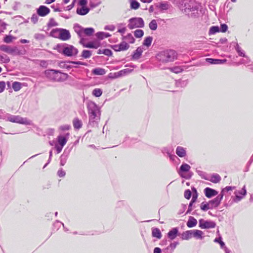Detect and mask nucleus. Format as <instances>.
I'll return each mask as SVG.
<instances>
[{
    "mask_svg": "<svg viewBox=\"0 0 253 253\" xmlns=\"http://www.w3.org/2000/svg\"><path fill=\"white\" fill-rule=\"evenodd\" d=\"M184 12L187 13L189 17L196 18L199 16V4L195 0H185L183 4Z\"/></svg>",
    "mask_w": 253,
    "mask_h": 253,
    "instance_id": "nucleus-1",
    "label": "nucleus"
},
{
    "mask_svg": "<svg viewBox=\"0 0 253 253\" xmlns=\"http://www.w3.org/2000/svg\"><path fill=\"white\" fill-rule=\"evenodd\" d=\"M177 53L173 49H168L159 52L156 57L157 60L162 63L173 62L177 58Z\"/></svg>",
    "mask_w": 253,
    "mask_h": 253,
    "instance_id": "nucleus-2",
    "label": "nucleus"
},
{
    "mask_svg": "<svg viewBox=\"0 0 253 253\" xmlns=\"http://www.w3.org/2000/svg\"><path fill=\"white\" fill-rule=\"evenodd\" d=\"M87 108L90 120L99 119L100 109L94 102L91 101H88L87 104Z\"/></svg>",
    "mask_w": 253,
    "mask_h": 253,
    "instance_id": "nucleus-3",
    "label": "nucleus"
},
{
    "mask_svg": "<svg viewBox=\"0 0 253 253\" xmlns=\"http://www.w3.org/2000/svg\"><path fill=\"white\" fill-rule=\"evenodd\" d=\"M44 74L46 77L55 81H62L67 78V74L62 73L58 71L54 70H47L45 71Z\"/></svg>",
    "mask_w": 253,
    "mask_h": 253,
    "instance_id": "nucleus-4",
    "label": "nucleus"
},
{
    "mask_svg": "<svg viewBox=\"0 0 253 253\" xmlns=\"http://www.w3.org/2000/svg\"><path fill=\"white\" fill-rule=\"evenodd\" d=\"M51 35L56 38H59L63 41H67L70 37V34L69 31L63 29H55L52 30Z\"/></svg>",
    "mask_w": 253,
    "mask_h": 253,
    "instance_id": "nucleus-5",
    "label": "nucleus"
},
{
    "mask_svg": "<svg viewBox=\"0 0 253 253\" xmlns=\"http://www.w3.org/2000/svg\"><path fill=\"white\" fill-rule=\"evenodd\" d=\"M69 136V133H67L65 135H59L57 137V142L54 144V146L57 153L61 152L63 147L68 141Z\"/></svg>",
    "mask_w": 253,
    "mask_h": 253,
    "instance_id": "nucleus-6",
    "label": "nucleus"
},
{
    "mask_svg": "<svg viewBox=\"0 0 253 253\" xmlns=\"http://www.w3.org/2000/svg\"><path fill=\"white\" fill-rule=\"evenodd\" d=\"M7 120L12 123H18L24 125H33V123L31 120L27 118H23L20 116L10 115L7 117Z\"/></svg>",
    "mask_w": 253,
    "mask_h": 253,
    "instance_id": "nucleus-7",
    "label": "nucleus"
},
{
    "mask_svg": "<svg viewBox=\"0 0 253 253\" xmlns=\"http://www.w3.org/2000/svg\"><path fill=\"white\" fill-rule=\"evenodd\" d=\"M78 52V49L73 45L67 44L63 46L62 53L66 56H75Z\"/></svg>",
    "mask_w": 253,
    "mask_h": 253,
    "instance_id": "nucleus-8",
    "label": "nucleus"
},
{
    "mask_svg": "<svg viewBox=\"0 0 253 253\" xmlns=\"http://www.w3.org/2000/svg\"><path fill=\"white\" fill-rule=\"evenodd\" d=\"M0 49L8 54L13 55H20L22 54L16 47H11L6 45H1L0 46Z\"/></svg>",
    "mask_w": 253,
    "mask_h": 253,
    "instance_id": "nucleus-9",
    "label": "nucleus"
},
{
    "mask_svg": "<svg viewBox=\"0 0 253 253\" xmlns=\"http://www.w3.org/2000/svg\"><path fill=\"white\" fill-rule=\"evenodd\" d=\"M142 25V20L141 18H132L129 20L128 27L132 29L140 27Z\"/></svg>",
    "mask_w": 253,
    "mask_h": 253,
    "instance_id": "nucleus-10",
    "label": "nucleus"
},
{
    "mask_svg": "<svg viewBox=\"0 0 253 253\" xmlns=\"http://www.w3.org/2000/svg\"><path fill=\"white\" fill-rule=\"evenodd\" d=\"M199 227L202 229H209L215 227V223L211 221L205 220L201 219L199 221Z\"/></svg>",
    "mask_w": 253,
    "mask_h": 253,
    "instance_id": "nucleus-11",
    "label": "nucleus"
},
{
    "mask_svg": "<svg viewBox=\"0 0 253 253\" xmlns=\"http://www.w3.org/2000/svg\"><path fill=\"white\" fill-rule=\"evenodd\" d=\"M223 197V194H219L214 199L211 200L209 202L211 209H213L217 207L222 199Z\"/></svg>",
    "mask_w": 253,
    "mask_h": 253,
    "instance_id": "nucleus-12",
    "label": "nucleus"
},
{
    "mask_svg": "<svg viewBox=\"0 0 253 253\" xmlns=\"http://www.w3.org/2000/svg\"><path fill=\"white\" fill-rule=\"evenodd\" d=\"M191 167L189 165L183 162L180 166L177 172L178 174H184V173H188V174H193L192 172H190Z\"/></svg>",
    "mask_w": 253,
    "mask_h": 253,
    "instance_id": "nucleus-13",
    "label": "nucleus"
},
{
    "mask_svg": "<svg viewBox=\"0 0 253 253\" xmlns=\"http://www.w3.org/2000/svg\"><path fill=\"white\" fill-rule=\"evenodd\" d=\"M206 61L210 64H223L227 62L226 59H217L213 58H207Z\"/></svg>",
    "mask_w": 253,
    "mask_h": 253,
    "instance_id": "nucleus-14",
    "label": "nucleus"
},
{
    "mask_svg": "<svg viewBox=\"0 0 253 253\" xmlns=\"http://www.w3.org/2000/svg\"><path fill=\"white\" fill-rule=\"evenodd\" d=\"M155 6L160 11L167 10L169 8V4L168 1H161L155 3Z\"/></svg>",
    "mask_w": 253,
    "mask_h": 253,
    "instance_id": "nucleus-15",
    "label": "nucleus"
},
{
    "mask_svg": "<svg viewBox=\"0 0 253 253\" xmlns=\"http://www.w3.org/2000/svg\"><path fill=\"white\" fill-rule=\"evenodd\" d=\"M202 178L210 180L211 182L216 183L219 182L221 178L219 176V175H202Z\"/></svg>",
    "mask_w": 253,
    "mask_h": 253,
    "instance_id": "nucleus-16",
    "label": "nucleus"
},
{
    "mask_svg": "<svg viewBox=\"0 0 253 253\" xmlns=\"http://www.w3.org/2000/svg\"><path fill=\"white\" fill-rule=\"evenodd\" d=\"M247 193L246 190L245 189V186L240 191H235L234 194H235V198L234 200L235 202H237L240 201L243 197L245 196Z\"/></svg>",
    "mask_w": 253,
    "mask_h": 253,
    "instance_id": "nucleus-17",
    "label": "nucleus"
},
{
    "mask_svg": "<svg viewBox=\"0 0 253 253\" xmlns=\"http://www.w3.org/2000/svg\"><path fill=\"white\" fill-rule=\"evenodd\" d=\"M50 12V9L45 6H40L37 9V13L39 15L43 17L47 15Z\"/></svg>",
    "mask_w": 253,
    "mask_h": 253,
    "instance_id": "nucleus-18",
    "label": "nucleus"
},
{
    "mask_svg": "<svg viewBox=\"0 0 253 253\" xmlns=\"http://www.w3.org/2000/svg\"><path fill=\"white\" fill-rule=\"evenodd\" d=\"M235 49L239 56L248 58L249 59V57L246 55L245 52L243 49H242L239 44L237 42H235Z\"/></svg>",
    "mask_w": 253,
    "mask_h": 253,
    "instance_id": "nucleus-19",
    "label": "nucleus"
},
{
    "mask_svg": "<svg viewBox=\"0 0 253 253\" xmlns=\"http://www.w3.org/2000/svg\"><path fill=\"white\" fill-rule=\"evenodd\" d=\"M89 11V8L86 6H79L77 9V13L80 15H84Z\"/></svg>",
    "mask_w": 253,
    "mask_h": 253,
    "instance_id": "nucleus-20",
    "label": "nucleus"
},
{
    "mask_svg": "<svg viewBox=\"0 0 253 253\" xmlns=\"http://www.w3.org/2000/svg\"><path fill=\"white\" fill-rule=\"evenodd\" d=\"M100 45V42L98 41H93L84 44V47L86 48H95L96 49Z\"/></svg>",
    "mask_w": 253,
    "mask_h": 253,
    "instance_id": "nucleus-21",
    "label": "nucleus"
},
{
    "mask_svg": "<svg viewBox=\"0 0 253 253\" xmlns=\"http://www.w3.org/2000/svg\"><path fill=\"white\" fill-rule=\"evenodd\" d=\"M176 154L180 158L184 157L186 155V149L181 146H177L176 148Z\"/></svg>",
    "mask_w": 253,
    "mask_h": 253,
    "instance_id": "nucleus-22",
    "label": "nucleus"
},
{
    "mask_svg": "<svg viewBox=\"0 0 253 253\" xmlns=\"http://www.w3.org/2000/svg\"><path fill=\"white\" fill-rule=\"evenodd\" d=\"M178 232L177 228H173L168 233L169 238L171 240L174 239L177 235Z\"/></svg>",
    "mask_w": 253,
    "mask_h": 253,
    "instance_id": "nucleus-23",
    "label": "nucleus"
},
{
    "mask_svg": "<svg viewBox=\"0 0 253 253\" xmlns=\"http://www.w3.org/2000/svg\"><path fill=\"white\" fill-rule=\"evenodd\" d=\"M205 193L207 197L211 198V197L217 195V192L215 190L210 188H206L205 189Z\"/></svg>",
    "mask_w": 253,
    "mask_h": 253,
    "instance_id": "nucleus-24",
    "label": "nucleus"
},
{
    "mask_svg": "<svg viewBox=\"0 0 253 253\" xmlns=\"http://www.w3.org/2000/svg\"><path fill=\"white\" fill-rule=\"evenodd\" d=\"M84 28L82 27L78 24H76L74 26V29L78 36L82 38L83 36Z\"/></svg>",
    "mask_w": 253,
    "mask_h": 253,
    "instance_id": "nucleus-25",
    "label": "nucleus"
},
{
    "mask_svg": "<svg viewBox=\"0 0 253 253\" xmlns=\"http://www.w3.org/2000/svg\"><path fill=\"white\" fill-rule=\"evenodd\" d=\"M197 224V220L193 217L190 216L187 222V226L189 228L195 227Z\"/></svg>",
    "mask_w": 253,
    "mask_h": 253,
    "instance_id": "nucleus-26",
    "label": "nucleus"
},
{
    "mask_svg": "<svg viewBox=\"0 0 253 253\" xmlns=\"http://www.w3.org/2000/svg\"><path fill=\"white\" fill-rule=\"evenodd\" d=\"M193 237L197 239H202L203 238V232L199 230H192Z\"/></svg>",
    "mask_w": 253,
    "mask_h": 253,
    "instance_id": "nucleus-27",
    "label": "nucleus"
},
{
    "mask_svg": "<svg viewBox=\"0 0 253 253\" xmlns=\"http://www.w3.org/2000/svg\"><path fill=\"white\" fill-rule=\"evenodd\" d=\"M129 47V45L126 42H121L119 46H116L115 50L117 51L125 50Z\"/></svg>",
    "mask_w": 253,
    "mask_h": 253,
    "instance_id": "nucleus-28",
    "label": "nucleus"
},
{
    "mask_svg": "<svg viewBox=\"0 0 253 253\" xmlns=\"http://www.w3.org/2000/svg\"><path fill=\"white\" fill-rule=\"evenodd\" d=\"M220 32L219 30V27L218 26H212L210 27L209 31V35H214L217 33Z\"/></svg>",
    "mask_w": 253,
    "mask_h": 253,
    "instance_id": "nucleus-29",
    "label": "nucleus"
},
{
    "mask_svg": "<svg viewBox=\"0 0 253 253\" xmlns=\"http://www.w3.org/2000/svg\"><path fill=\"white\" fill-rule=\"evenodd\" d=\"M132 69L126 68L118 72V74L119 75L120 78L129 74L132 71Z\"/></svg>",
    "mask_w": 253,
    "mask_h": 253,
    "instance_id": "nucleus-30",
    "label": "nucleus"
},
{
    "mask_svg": "<svg viewBox=\"0 0 253 253\" xmlns=\"http://www.w3.org/2000/svg\"><path fill=\"white\" fill-rule=\"evenodd\" d=\"M131 9H137L140 6V3L136 0H129Z\"/></svg>",
    "mask_w": 253,
    "mask_h": 253,
    "instance_id": "nucleus-31",
    "label": "nucleus"
},
{
    "mask_svg": "<svg viewBox=\"0 0 253 253\" xmlns=\"http://www.w3.org/2000/svg\"><path fill=\"white\" fill-rule=\"evenodd\" d=\"M188 84V80L179 79L176 81L175 84L177 87H184Z\"/></svg>",
    "mask_w": 253,
    "mask_h": 253,
    "instance_id": "nucleus-32",
    "label": "nucleus"
},
{
    "mask_svg": "<svg viewBox=\"0 0 253 253\" xmlns=\"http://www.w3.org/2000/svg\"><path fill=\"white\" fill-rule=\"evenodd\" d=\"M73 126L75 128L79 129L82 126V122L81 120L78 118H75L73 121Z\"/></svg>",
    "mask_w": 253,
    "mask_h": 253,
    "instance_id": "nucleus-33",
    "label": "nucleus"
},
{
    "mask_svg": "<svg viewBox=\"0 0 253 253\" xmlns=\"http://www.w3.org/2000/svg\"><path fill=\"white\" fill-rule=\"evenodd\" d=\"M152 40L153 37L151 36H148L146 37L143 41V46L149 47L152 43Z\"/></svg>",
    "mask_w": 253,
    "mask_h": 253,
    "instance_id": "nucleus-34",
    "label": "nucleus"
},
{
    "mask_svg": "<svg viewBox=\"0 0 253 253\" xmlns=\"http://www.w3.org/2000/svg\"><path fill=\"white\" fill-rule=\"evenodd\" d=\"M92 73L96 75H103L106 73L104 69L97 68L92 70Z\"/></svg>",
    "mask_w": 253,
    "mask_h": 253,
    "instance_id": "nucleus-35",
    "label": "nucleus"
},
{
    "mask_svg": "<svg viewBox=\"0 0 253 253\" xmlns=\"http://www.w3.org/2000/svg\"><path fill=\"white\" fill-rule=\"evenodd\" d=\"M152 236L154 237H156L158 239H161L162 237L161 232L158 228H154L152 229Z\"/></svg>",
    "mask_w": 253,
    "mask_h": 253,
    "instance_id": "nucleus-36",
    "label": "nucleus"
},
{
    "mask_svg": "<svg viewBox=\"0 0 253 253\" xmlns=\"http://www.w3.org/2000/svg\"><path fill=\"white\" fill-rule=\"evenodd\" d=\"M193 237L192 230L187 231L183 233L182 235V238L184 240H188Z\"/></svg>",
    "mask_w": 253,
    "mask_h": 253,
    "instance_id": "nucleus-37",
    "label": "nucleus"
},
{
    "mask_svg": "<svg viewBox=\"0 0 253 253\" xmlns=\"http://www.w3.org/2000/svg\"><path fill=\"white\" fill-rule=\"evenodd\" d=\"M142 52V48L140 47H138L133 55V56H132L133 58L134 59H137L139 58L141 55Z\"/></svg>",
    "mask_w": 253,
    "mask_h": 253,
    "instance_id": "nucleus-38",
    "label": "nucleus"
},
{
    "mask_svg": "<svg viewBox=\"0 0 253 253\" xmlns=\"http://www.w3.org/2000/svg\"><path fill=\"white\" fill-rule=\"evenodd\" d=\"M12 87L15 91H18L22 88V84L18 82H14L12 83Z\"/></svg>",
    "mask_w": 253,
    "mask_h": 253,
    "instance_id": "nucleus-39",
    "label": "nucleus"
},
{
    "mask_svg": "<svg viewBox=\"0 0 253 253\" xmlns=\"http://www.w3.org/2000/svg\"><path fill=\"white\" fill-rule=\"evenodd\" d=\"M94 32V30L92 28H84L83 31V35H85L87 36L92 35Z\"/></svg>",
    "mask_w": 253,
    "mask_h": 253,
    "instance_id": "nucleus-40",
    "label": "nucleus"
},
{
    "mask_svg": "<svg viewBox=\"0 0 253 253\" xmlns=\"http://www.w3.org/2000/svg\"><path fill=\"white\" fill-rule=\"evenodd\" d=\"M149 28L151 30H152V31L156 30L158 27V24L156 22V20L155 19L151 20V22L149 24Z\"/></svg>",
    "mask_w": 253,
    "mask_h": 253,
    "instance_id": "nucleus-41",
    "label": "nucleus"
},
{
    "mask_svg": "<svg viewBox=\"0 0 253 253\" xmlns=\"http://www.w3.org/2000/svg\"><path fill=\"white\" fill-rule=\"evenodd\" d=\"M102 92L101 89L96 88L92 90V94L94 96L98 97L101 96Z\"/></svg>",
    "mask_w": 253,
    "mask_h": 253,
    "instance_id": "nucleus-42",
    "label": "nucleus"
},
{
    "mask_svg": "<svg viewBox=\"0 0 253 253\" xmlns=\"http://www.w3.org/2000/svg\"><path fill=\"white\" fill-rule=\"evenodd\" d=\"M170 70L174 73L178 74L182 72L183 71V69L179 66H174L173 67H171L170 68Z\"/></svg>",
    "mask_w": 253,
    "mask_h": 253,
    "instance_id": "nucleus-43",
    "label": "nucleus"
},
{
    "mask_svg": "<svg viewBox=\"0 0 253 253\" xmlns=\"http://www.w3.org/2000/svg\"><path fill=\"white\" fill-rule=\"evenodd\" d=\"M161 151L163 154L165 155V154H167L168 156L170 154V153L172 151V150H171L170 147H164L161 149Z\"/></svg>",
    "mask_w": 253,
    "mask_h": 253,
    "instance_id": "nucleus-44",
    "label": "nucleus"
},
{
    "mask_svg": "<svg viewBox=\"0 0 253 253\" xmlns=\"http://www.w3.org/2000/svg\"><path fill=\"white\" fill-rule=\"evenodd\" d=\"M16 38L10 35H6L4 38L3 41L4 42L9 43L12 42L13 40H15Z\"/></svg>",
    "mask_w": 253,
    "mask_h": 253,
    "instance_id": "nucleus-45",
    "label": "nucleus"
},
{
    "mask_svg": "<svg viewBox=\"0 0 253 253\" xmlns=\"http://www.w3.org/2000/svg\"><path fill=\"white\" fill-rule=\"evenodd\" d=\"M228 29V25L225 23H222L219 27L220 32L221 33H225Z\"/></svg>",
    "mask_w": 253,
    "mask_h": 253,
    "instance_id": "nucleus-46",
    "label": "nucleus"
},
{
    "mask_svg": "<svg viewBox=\"0 0 253 253\" xmlns=\"http://www.w3.org/2000/svg\"><path fill=\"white\" fill-rule=\"evenodd\" d=\"M91 52L89 50H84L82 52V56L84 58H87L90 57Z\"/></svg>",
    "mask_w": 253,
    "mask_h": 253,
    "instance_id": "nucleus-47",
    "label": "nucleus"
},
{
    "mask_svg": "<svg viewBox=\"0 0 253 253\" xmlns=\"http://www.w3.org/2000/svg\"><path fill=\"white\" fill-rule=\"evenodd\" d=\"M201 209L203 211H206L209 209H211L209 203H202L201 205Z\"/></svg>",
    "mask_w": 253,
    "mask_h": 253,
    "instance_id": "nucleus-48",
    "label": "nucleus"
},
{
    "mask_svg": "<svg viewBox=\"0 0 253 253\" xmlns=\"http://www.w3.org/2000/svg\"><path fill=\"white\" fill-rule=\"evenodd\" d=\"M6 23L1 20H0V34L4 32L6 29Z\"/></svg>",
    "mask_w": 253,
    "mask_h": 253,
    "instance_id": "nucleus-49",
    "label": "nucleus"
},
{
    "mask_svg": "<svg viewBox=\"0 0 253 253\" xmlns=\"http://www.w3.org/2000/svg\"><path fill=\"white\" fill-rule=\"evenodd\" d=\"M58 25L57 23L55 21V20L53 18H51L49 20V21L48 23V27H54Z\"/></svg>",
    "mask_w": 253,
    "mask_h": 253,
    "instance_id": "nucleus-50",
    "label": "nucleus"
},
{
    "mask_svg": "<svg viewBox=\"0 0 253 253\" xmlns=\"http://www.w3.org/2000/svg\"><path fill=\"white\" fill-rule=\"evenodd\" d=\"M235 188V187H234V186H233V187L232 186H227L225 188L222 189V190L221 191L220 194H224L225 192H228L229 191H232V190H234Z\"/></svg>",
    "mask_w": 253,
    "mask_h": 253,
    "instance_id": "nucleus-51",
    "label": "nucleus"
},
{
    "mask_svg": "<svg viewBox=\"0 0 253 253\" xmlns=\"http://www.w3.org/2000/svg\"><path fill=\"white\" fill-rule=\"evenodd\" d=\"M126 40L130 43H133L134 39L131 34H128L125 38Z\"/></svg>",
    "mask_w": 253,
    "mask_h": 253,
    "instance_id": "nucleus-52",
    "label": "nucleus"
},
{
    "mask_svg": "<svg viewBox=\"0 0 253 253\" xmlns=\"http://www.w3.org/2000/svg\"><path fill=\"white\" fill-rule=\"evenodd\" d=\"M118 72L110 73L108 75V78L110 79H116L119 78Z\"/></svg>",
    "mask_w": 253,
    "mask_h": 253,
    "instance_id": "nucleus-53",
    "label": "nucleus"
},
{
    "mask_svg": "<svg viewBox=\"0 0 253 253\" xmlns=\"http://www.w3.org/2000/svg\"><path fill=\"white\" fill-rule=\"evenodd\" d=\"M134 36L136 38H140L142 36V30H136L134 32Z\"/></svg>",
    "mask_w": 253,
    "mask_h": 253,
    "instance_id": "nucleus-54",
    "label": "nucleus"
},
{
    "mask_svg": "<svg viewBox=\"0 0 253 253\" xmlns=\"http://www.w3.org/2000/svg\"><path fill=\"white\" fill-rule=\"evenodd\" d=\"M0 59L4 63H8L10 61L9 58L6 55H4V56L0 55Z\"/></svg>",
    "mask_w": 253,
    "mask_h": 253,
    "instance_id": "nucleus-55",
    "label": "nucleus"
},
{
    "mask_svg": "<svg viewBox=\"0 0 253 253\" xmlns=\"http://www.w3.org/2000/svg\"><path fill=\"white\" fill-rule=\"evenodd\" d=\"M105 33L103 32H98L96 34V36L100 40H102L105 38L104 37Z\"/></svg>",
    "mask_w": 253,
    "mask_h": 253,
    "instance_id": "nucleus-56",
    "label": "nucleus"
},
{
    "mask_svg": "<svg viewBox=\"0 0 253 253\" xmlns=\"http://www.w3.org/2000/svg\"><path fill=\"white\" fill-rule=\"evenodd\" d=\"M191 196V192L190 190H186L184 192V197L187 199H189Z\"/></svg>",
    "mask_w": 253,
    "mask_h": 253,
    "instance_id": "nucleus-57",
    "label": "nucleus"
},
{
    "mask_svg": "<svg viewBox=\"0 0 253 253\" xmlns=\"http://www.w3.org/2000/svg\"><path fill=\"white\" fill-rule=\"evenodd\" d=\"M168 156L169 158V160L172 162H174L175 160V159H178L177 157L174 154H172L171 152L170 154L168 155Z\"/></svg>",
    "mask_w": 253,
    "mask_h": 253,
    "instance_id": "nucleus-58",
    "label": "nucleus"
},
{
    "mask_svg": "<svg viewBox=\"0 0 253 253\" xmlns=\"http://www.w3.org/2000/svg\"><path fill=\"white\" fill-rule=\"evenodd\" d=\"M87 0H80L79 2V6H86Z\"/></svg>",
    "mask_w": 253,
    "mask_h": 253,
    "instance_id": "nucleus-59",
    "label": "nucleus"
},
{
    "mask_svg": "<svg viewBox=\"0 0 253 253\" xmlns=\"http://www.w3.org/2000/svg\"><path fill=\"white\" fill-rule=\"evenodd\" d=\"M71 126L70 125H63L60 126L59 128L60 129L62 130H69Z\"/></svg>",
    "mask_w": 253,
    "mask_h": 253,
    "instance_id": "nucleus-60",
    "label": "nucleus"
},
{
    "mask_svg": "<svg viewBox=\"0 0 253 253\" xmlns=\"http://www.w3.org/2000/svg\"><path fill=\"white\" fill-rule=\"evenodd\" d=\"M5 87V84L4 82H0V93L3 91Z\"/></svg>",
    "mask_w": 253,
    "mask_h": 253,
    "instance_id": "nucleus-61",
    "label": "nucleus"
},
{
    "mask_svg": "<svg viewBox=\"0 0 253 253\" xmlns=\"http://www.w3.org/2000/svg\"><path fill=\"white\" fill-rule=\"evenodd\" d=\"M38 21V17L36 14H33L31 17V21L34 23H36Z\"/></svg>",
    "mask_w": 253,
    "mask_h": 253,
    "instance_id": "nucleus-62",
    "label": "nucleus"
},
{
    "mask_svg": "<svg viewBox=\"0 0 253 253\" xmlns=\"http://www.w3.org/2000/svg\"><path fill=\"white\" fill-rule=\"evenodd\" d=\"M115 27L113 25L106 26L104 28L105 30H109V31H114L115 30Z\"/></svg>",
    "mask_w": 253,
    "mask_h": 253,
    "instance_id": "nucleus-63",
    "label": "nucleus"
},
{
    "mask_svg": "<svg viewBox=\"0 0 253 253\" xmlns=\"http://www.w3.org/2000/svg\"><path fill=\"white\" fill-rule=\"evenodd\" d=\"M202 168L201 167H198L196 169V172L198 173V174H207L206 172H203L202 170Z\"/></svg>",
    "mask_w": 253,
    "mask_h": 253,
    "instance_id": "nucleus-64",
    "label": "nucleus"
}]
</instances>
